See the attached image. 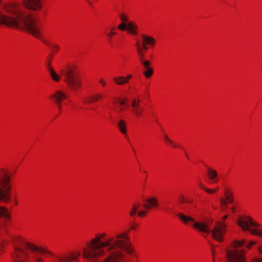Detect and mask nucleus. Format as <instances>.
I'll return each instance as SVG.
<instances>
[{
	"label": "nucleus",
	"instance_id": "obj_1",
	"mask_svg": "<svg viewBox=\"0 0 262 262\" xmlns=\"http://www.w3.org/2000/svg\"><path fill=\"white\" fill-rule=\"evenodd\" d=\"M86 245L89 250L82 249V256L86 260L103 258L102 262H121L136 257L127 232L97 233Z\"/></svg>",
	"mask_w": 262,
	"mask_h": 262
},
{
	"label": "nucleus",
	"instance_id": "obj_2",
	"mask_svg": "<svg viewBox=\"0 0 262 262\" xmlns=\"http://www.w3.org/2000/svg\"><path fill=\"white\" fill-rule=\"evenodd\" d=\"M80 254V251H75L56 255L50 251L41 247L36 246L20 237L14 246L13 256L17 259V262H23L24 260L43 262L46 260L70 262L77 260Z\"/></svg>",
	"mask_w": 262,
	"mask_h": 262
},
{
	"label": "nucleus",
	"instance_id": "obj_3",
	"mask_svg": "<svg viewBox=\"0 0 262 262\" xmlns=\"http://www.w3.org/2000/svg\"><path fill=\"white\" fill-rule=\"evenodd\" d=\"M178 215L183 223L185 224L191 223L193 227L201 233L208 235L211 233V235L215 239L219 242L223 241V236L226 232V225L223 221L215 223L213 228L211 230L212 221L210 219L195 222L192 217L182 213H179Z\"/></svg>",
	"mask_w": 262,
	"mask_h": 262
},
{
	"label": "nucleus",
	"instance_id": "obj_4",
	"mask_svg": "<svg viewBox=\"0 0 262 262\" xmlns=\"http://www.w3.org/2000/svg\"><path fill=\"white\" fill-rule=\"evenodd\" d=\"M51 59L49 60L47 67L52 79L56 82H59L62 79L61 75H63L69 89L77 92L82 85V80L78 75L77 66L68 65L60 70L61 74H59L51 66Z\"/></svg>",
	"mask_w": 262,
	"mask_h": 262
},
{
	"label": "nucleus",
	"instance_id": "obj_5",
	"mask_svg": "<svg viewBox=\"0 0 262 262\" xmlns=\"http://www.w3.org/2000/svg\"><path fill=\"white\" fill-rule=\"evenodd\" d=\"M256 244V242L251 241L246 245L244 240L235 241L226 250V256L230 261V262H245V251L244 250H241L239 248L246 246L247 248L250 249Z\"/></svg>",
	"mask_w": 262,
	"mask_h": 262
},
{
	"label": "nucleus",
	"instance_id": "obj_6",
	"mask_svg": "<svg viewBox=\"0 0 262 262\" xmlns=\"http://www.w3.org/2000/svg\"><path fill=\"white\" fill-rule=\"evenodd\" d=\"M238 225L244 231H248L252 234L262 237V229L260 225L251 217L247 216L239 217L237 221Z\"/></svg>",
	"mask_w": 262,
	"mask_h": 262
},
{
	"label": "nucleus",
	"instance_id": "obj_7",
	"mask_svg": "<svg viewBox=\"0 0 262 262\" xmlns=\"http://www.w3.org/2000/svg\"><path fill=\"white\" fill-rule=\"evenodd\" d=\"M10 175L7 170L2 169L0 171V201L5 202L10 201Z\"/></svg>",
	"mask_w": 262,
	"mask_h": 262
},
{
	"label": "nucleus",
	"instance_id": "obj_8",
	"mask_svg": "<svg viewBox=\"0 0 262 262\" xmlns=\"http://www.w3.org/2000/svg\"><path fill=\"white\" fill-rule=\"evenodd\" d=\"M145 202L148 204L141 205L138 202H135L129 212V215L133 216L137 213L138 216L143 217L146 215L147 210H149L151 207H156L158 204L157 200L155 197L146 199Z\"/></svg>",
	"mask_w": 262,
	"mask_h": 262
},
{
	"label": "nucleus",
	"instance_id": "obj_9",
	"mask_svg": "<svg viewBox=\"0 0 262 262\" xmlns=\"http://www.w3.org/2000/svg\"><path fill=\"white\" fill-rule=\"evenodd\" d=\"M51 98L56 103L60 112L63 109V106H67L70 102L68 94L64 91L57 90L54 94L51 96Z\"/></svg>",
	"mask_w": 262,
	"mask_h": 262
},
{
	"label": "nucleus",
	"instance_id": "obj_10",
	"mask_svg": "<svg viewBox=\"0 0 262 262\" xmlns=\"http://www.w3.org/2000/svg\"><path fill=\"white\" fill-rule=\"evenodd\" d=\"M225 199L221 198L220 205L223 211H225L226 209H228V214L222 217L223 220H225L228 216V215L234 213L235 211V207L231 205L233 200L231 193L229 191L226 190L225 192Z\"/></svg>",
	"mask_w": 262,
	"mask_h": 262
},
{
	"label": "nucleus",
	"instance_id": "obj_11",
	"mask_svg": "<svg viewBox=\"0 0 262 262\" xmlns=\"http://www.w3.org/2000/svg\"><path fill=\"white\" fill-rule=\"evenodd\" d=\"M137 52L139 55V59L143 66V75L146 78H150L153 74V70L150 67V62L144 59V55L142 48L138 46Z\"/></svg>",
	"mask_w": 262,
	"mask_h": 262
},
{
	"label": "nucleus",
	"instance_id": "obj_12",
	"mask_svg": "<svg viewBox=\"0 0 262 262\" xmlns=\"http://www.w3.org/2000/svg\"><path fill=\"white\" fill-rule=\"evenodd\" d=\"M129 110L135 118H139L142 116L144 108L140 105V100L134 98L131 101Z\"/></svg>",
	"mask_w": 262,
	"mask_h": 262
},
{
	"label": "nucleus",
	"instance_id": "obj_13",
	"mask_svg": "<svg viewBox=\"0 0 262 262\" xmlns=\"http://www.w3.org/2000/svg\"><path fill=\"white\" fill-rule=\"evenodd\" d=\"M142 46H140L139 44L137 45V48L138 46L142 48L143 52L144 53V51H146L148 49L147 46L150 47H154L156 43V40L154 38L143 35L142 36Z\"/></svg>",
	"mask_w": 262,
	"mask_h": 262
},
{
	"label": "nucleus",
	"instance_id": "obj_14",
	"mask_svg": "<svg viewBox=\"0 0 262 262\" xmlns=\"http://www.w3.org/2000/svg\"><path fill=\"white\" fill-rule=\"evenodd\" d=\"M24 3L28 9L39 10L41 8L40 0H25Z\"/></svg>",
	"mask_w": 262,
	"mask_h": 262
},
{
	"label": "nucleus",
	"instance_id": "obj_15",
	"mask_svg": "<svg viewBox=\"0 0 262 262\" xmlns=\"http://www.w3.org/2000/svg\"><path fill=\"white\" fill-rule=\"evenodd\" d=\"M207 175L211 183L215 184L219 181V176L217 171L210 167H207Z\"/></svg>",
	"mask_w": 262,
	"mask_h": 262
},
{
	"label": "nucleus",
	"instance_id": "obj_16",
	"mask_svg": "<svg viewBox=\"0 0 262 262\" xmlns=\"http://www.w3.org/2000/svg\"><path fill=\"white\" fill-rule=\"evenodd\" d=\"M138 26L136 23L134 21H130L126 23V32L133 35L138 34Z\"/></svg>",
	"mask_w": 262,
	"mask_h": 262
},
{
	"label": "nucleus",
	"instance_id": "obj_17",
	"mask_svg": "<svg viewBox=\"0 0 262 262\" xmlns=\"http://www.w3.org/2000/svg\"><path fill=\"white\" fill-rule=\"evenodd\" d=\"M102 97L101 94H95L92 95L88 96L83 100V103L89 104L95 102L100 99Z\"/></svg>",
	"mask_w": 262,
	"mask_h": 262
},
{
	"label": "nucleus",
	"instance_id": "obj_18",
	"mask_svg": "<svg viewBox=\"0 0 262 262\" xmlns=\"http://www.w3.org/2000/svg\"><path fill=\"white\" fill-rule=\"evenodd\" d=\"M132 78V75H127L126 77L119 76L115 77L113 80L117 84L123 85L127 83Z\"/></svg>",
	"mask_w": 262,
	"mask_h": 262
},
{
	"label": "nucleus",
	"instance_id": "obj_19",
	"mask_svg": "<svg viewBox=\"0 0 262 262\" xmlns=\"http://www.w3.org/2000/svg\"><path fill=\"white\" fill-rule=\"evenodd\" d=\"M113 104H116L118 103V104L121 107L120 111H123L124 110V107H128V105L127 104V99L126 98H118L115 100H114L112 102Z\"/></svg>",
	"mask_w": 262,
	"mask_h": 262
},
{
	"label": "nucleus",
	"instance_id": "obj_20",
	"mask_svg": "<svg viewBox=\"0 0 262 262\" xmlns=\"http://www.w3.org/2000/svg\"><path fill=\"white\" fill-rule=\"evenodd\" d=\"M9 217V213L7 209L4 207L0 206V228L2 226V219L7 220Z\"/></svg>",
	"mask_w": 262,
	"mask_h": 262
},
{
	"label": "nucleus",
	"instance_id": "obj_21",
	"mask_svg": "<svg viewBox=\"0 0 262 262\" xmlns=\"http://www.w3.org/2000/svg\"><path fill=\"white\" fill-rule=\"evenodd\" d=\"M43 42L52 50L53 52L56 53L60 49L59 45L51 41L44 40Z\"/></svg>",
	"mask_w": 262,
	"mask_h": 262
},
{
	"label": "nucleus",
	"instance_id": "obj_22",
	"mask_svg": "<svg viewBox=\"0 0 262 262\" xmlns=\"http://www.w3.org/2000/svg\"><path fill=\"white\" fill-rule=\"evenodd\" d=\"M163 133V141L167 144L168 145L170 146L171 147L174 148L177 146L176 144L174 143L167 136L166 134H165L164 132H162Z\"/></svg>",
	"mask_w": 262,
	"mask_h": 262
},
{
	"label": "nucleus",
	"instance_id": "obj_23",
	"mask_svg": "<svg viewBox=\"0 0 262 262\" xmlns=\"http://www.w3.org/2000/svg\"><path fill=\"white\" fill-rule=\"evenodd\" d=\"M118 126L119 130L123 134H125L126 133L127 130L126 127V123L124 120H119L118 123Z\"/></svg>",
	"mask_w": 262,
	"mask_h": 262
},
{
	"label": "nucleus",
	"instance_id": "obj_24",
	"mask_svg": "<svg viewBox=\"0 0 262 262\" xmlns=\"http://www.w3.org/2000/svg\"><path fill=\"white\" fill-rule=\"evenodd\" d=\"M120 17L122 23H127L129 22V17L126 13H121L120 15Z\"/></svg>",
	"mask_w": 262,
	"mask_h": 262
},
{
	"label": "nucleus",
	"instance_id": "obj_25",
	"mask_svg": "<svg viewBox=\"0 0 262 262\" xmlns=\"http://www.w3.org/2000/svg\"><path fill=\"white\" fill-rule=\"evenodd\" d=\"M114 29L113 28L109 32L107 33L106 35L107 38L108 42H111L113 36L116 35V32L114 31Z\"/></svg>",
	"mask_w": 262,
	"mask_h": 262
},
{
	"label": "nucleus",
	"instance_id": "obj_26",
	"mask_svg": "<svg viewBox=\"0 0 262 262\" xmlns=\"http://www.w3.org/2000/svg\"><path fill=\"white\" fill-rule=\"evenodd\" d=\"M118 29L121 31H126V23L121 22L118 26Z\"/></svg>",
	"mask_w": 262,
	"mask_h": 262
},
{
	"label": "nucleus",
	"instance_id": "obj_27",
	"mask_svg": "<svg viewBox=\"0 0 262 262\" xmlns=\"http://www.w3.org/2000/svg\"><path fill=\"white\" fill-rule=\"evenodd\" d=\"M98 82L103 88L105 87L106 84V82H105V80L102 78H99Z\"/></svg>",
	"mask_w": 262,
	"mask_h": 262
},
{
	"label": "nucleus",
	"instance_id": "obj_28",
	"mask_svg": "<svg viewBox=\"0 0 262 262\" xmlns=\"http://www.w3.org/2000/svg\"><path fill=\"white\" fill-rule=\"evenodd\" d=\"M217 190H218V188H215V189H209V188H207L206 189V192H207V193H209L213 194V193H215Z\"/></svg>",
	"mask_w": 262,
	"mask_h": 262
},
{
	"label": "nucleus",
	"instance_id": "obj_29",
	"mask_svg": "<svg viewBox=\"0 0 262 262\" xmlns=\"http://www.w3.org/2000/svg\"><path fill=\"white\" fill-rule=\"evenodd\" d=\"M199 187L202 190H204V191H206V189H207V188H206L202 183H199Z\"/></svg>",
	"mask_w": 262,
	"mask_h": 262
},
{
	"label": "nucleus",
	"instance_id": "obj_30",
	"mask_svg": "<svg viewBox=\"0 0 262 262\" xmlns=\"http://www.w3.org/2000/svg\"><path fill=\"white\" fill-rule=\"evenodd\" d=\"M259 252L262 254V245L259 246L257 248Z\"/></svg>",
	"mask_w": 262,
	"mask_h": 262
},
{
	"label": "nucleus",
	"instance_id": "obj_31",
	"mask_svg": "<svg viewBox=\"0 0 262 262\" xmlns=\"http://www.w3.org/2000/svg\"><path fill=\"white\" fill-rule=\"evenodd\" d=\"M187 211H188V212H192V211H191L190 209L189 210V209H188V210H187Z\"/></svg>",
	"mask_w": 262,
	"mask_h": 262
},
{
	"label": "nucleus",
	"instance_id": "obj_32",
	"mask_svg": "<svg viewBox=\"0 0 262 262\" xmlns=\"http://www.w3.org/2000/svg\"><path fill=\"white\" fill-rule=\"evenodd\" d=\"M181 201L182 202H184V199H182Z\"/></svg>",
	"mask_w": 262,
	"mask_h": 262
}]
</instances>
